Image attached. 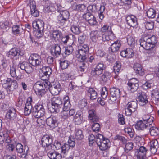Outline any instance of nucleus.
<instances>
[{"label": "nucleus", "instance_id": "b1692460", "mask_svg": "<svg viewBox=\"0 0 159 159\" xmlns=\"http://www.w3.org/2000/svg\"><path fill=\"white\" fill-rule=\"evenodd\" d=\"M89 118L93 122H97L98 117L97 116L96 111L94 109H89L88 111Z\"/></svg>", "mask_w": 159, "mask_h": 159}, {"label": "nucleus", "instance_id": "5fc2aeb1", "mask_svg": "<svg viewBox=\"0 0 159 159\" xmlns=\"http://www.w3.org/2000/svg\"><path fill=\"white\" fill-rule=\"evenodd\" d=\"M121 67V64L120 61H117L115 65L114 66V70L115 73H118L120 70Z\"/></svg>", "mask_w": 159, "mask_h": 159}, {"label": "nucleus", "instance_id": "680f3d73", "mask_svg": "<svg viewBox=\"0 0 159 159\" xmlns=\"http://www.w3.org/2000/svg\"><path fill=\"white\" fill-rule=\"evenodd\" d=\"M145 27L146 29L148 30L153 29L154 27V23L152 21L147 22L146 23Z\"/></svg>", "mask_w": 159, "mask_h": 159}, {"label": "nucleus", "instance_id": "e2e57ef3", "mask_svg": "<svg viewBox=\"0 0 159 159\" xmlns=\"http://www.w3.org/2000/svg\"><path fill=\"white\" fill-rule=\"evenodd\" d=\"M101 94L102 97V98H106L108 94L107 88L104 87L102 88V91L101 92Z\"/></svg>", "mask_w": 159, "mask_h": 159}, {"label": "nucleus", "instance_id": "aec40b11", "mask_svg": "<svg viewBox=\"0 0 159 159\" xmlns=\"http://www.w3.org/2000/svg\"><path fill=\"white\" fill-rule=\"evenodd\" d=\"M42 74L41 77H43L46 80L48 79L50 75L52 73V71L51 69L48 66L41 67Z\"/></svg>", "mask_w": 159, "mask_h": 159}, {"label": "nucleus", "instance_id": "79ce46f5", "mask_svg": "<svg viewBox=\"0 0 159 159\" xmlns=\"http://www.w3.org/2000/svg\"><path fill=\"white\" fill-rule=\"evenodd\" d=\"M147 16L149 18H153L156 16V11L152 8H150L146 12Z\"/></svg>", "mask_w": 159, "mask_h": 159}, {"label": "nucleus", "instance_id": "a19ab883", "mask_svg": "<svg viewBox=\"0 0 159 159\" xmlns=\"http://www.w3.org/2000/svg\"><path fill=\"white\" fill-rule=\"evenodd\" d=\"M110 77V73L107 72H105L101 76L100 79L104 82H106L109 80Z\"/></svg>", "mask_w": 159, "mask_h": 159}, {"label": "nucleus", "instance_id": "58836bf2", "mask_svg": "<svg viewBox=\"0 0 159 159\" xmlns=\"http://www.w3.org/2000/svg\"><path fill=\"white\" fill-rule=\"evenodd\" d=\"M147 130H149V132H150V134L151 136H156L157 135L159 130L156 127L152 126L150 127L149 125V128Z\"/></svg>", "mask_w": 159, "mask_h": 159}, {"label": "nucleus", "instance_id": "bb28decb", "mask_svg": "<svg viewBox=\"0 0 159 159\" xmlns=\"http://www.w3.org/2000/svg\"><path fill=\"white\" fill-rule=\"evenodd\" d=\"M100 34V32L97 30L93 31L91 32L90 34V38L93 42H96L97 40L101 38Z\"/></svg>", "mask_w": 159, "mask_h": 159}, {"label": "nucleus", "instance_id": "20e7f679", "mask_svg": "<svg viewBox=\"0 0 159 159\" xmlns=\"http://www.w3.org/2000/svg\"><path fill=\"white\" fill-rule=\"evenodd\" d=\"M33 27L37 29L35 35L37 37H42L43 34V30L44 29V23L42 20H38L37 21L33 22L32 24Z\"/></svg>", "mask_w": 159, "mask_h": 159}, {"label": "nucleus", "instance_id": "72a5a7b5", "mask_svg": "<svg viewBox=\"0 0 159 159\" xmlns=\"http://www.w3.org/2000/svg\"><path fill=\"white\" fill-rule=\"evenodd\" d=\"M151 94L152 100L156 103H157L159 101V92L157 90H154L152 91Z\"/></svg>", "mask_w": 159, "mask_h": 159}, {"label": "nucleus", "instance_id": "f704fd0d", "mask_svg": "<svg viewBox=\"0 0 159 159\" xmlns=\"http://www.w3.org/2000/svg\"><path fill=\"white\" fill-rule=\"evenodd\" d=\"M127 40L128 44L131 47H134L136 43L134 37L131 35H128L127 36Z\"/></svg>", "mask_w": 159, "mask_h": 159}, {"label": "nucleus", "instance_id": "3c124183", "mask_svg": "<svg viewBox=\"0 0 159 159\" xmlns=\"http://www.w3.org/2000/svg\"><path fill=\"white\" fill-rule=\"evenodd\" d=\"M68 145L69 147H74L75 146V139L71 135L69 137V139L68 141Z\"/></svg>", "mask_w": 159, "mask_h": 159}, {"label": "nucleus", "instance_id": "c85d7f7f", "mask_svg": "<svg viewBox=\"0 0 159 159\" xmlns=\"http://www.w3.org/2000/svg\"><path fill=\"white\" fill-rule=\"evenodd\" d=\"M121 46L120 41L117 40L115 41L111 45V49L113 52H116L118 51Z\"/></svg>", "mask_w": 159, "mask_h": 159}, {"label": "nucleus", "instance_id": "4468645a", "mask_svg": "<svg viewBox=\"0 0 159 159\" xmlns=\"http://www.w3.org/2000/svg\"><path fill=\"white\" fill-rule=\"evenodd\" d=\"M147 151V149L145 147L143 146L140 147L135 151L137 159H144L146 157Z\"/></svg>", "mask_w": 159, "mask_h": 159}, {"label": "nucleus", "instance_id": "39448f33", "mask_svg": "<svg viewBox=\"0 0 159 159\" xmlns=\"http://www.w3.org/2000/svg\"><path fill=\"white\" fill-rule=\"evenodd\" d=\"M69 13L68 11L62 10L57 17V23L61 25H64L66 22L69 19Z\"/></svg>", "mask_w": 159, "mask_h": 159}, {"label": "nucleus", "instance_id": "c03bdc74", "mask_svg": "<svg viewBox=\"0 0 159 159\" xmlns=\"http://www.w3.org/2000/svg\"><path fill=\"white\" fill-rule=\"evenodd\" d=\"M84 138L82 131L81 129H76L75 130V138L77 140H81Z\"/></svg>", "mask_w": 159, "mask_h": 159}, {"label": "nucleus", "instance_id": "0e129e2a", "mask_svg": "<svg viewBox=\"0 0 159 159\" xmlns=\"http://www.w3.org/2000/svg\"><path fill=\"white\" fill-rule=\"evenodd\" d=\"M100 126V125L98 123H94L92 125V129L94 132H98L99 131Z\"/></svg>", "mask_w": 159, "mask_h": 159}, {"label": "nucleus", "instance_id": "f03ea898", "mask_svg": "<svg viewBox=\"0 0 159 159\" xmlns=\"http://www.w3.org/2000/svg\"><path fill=\"white\" fill-rule=\"evenodd\" d=\"M96 142L102 151L106 150L109 148V140L104 138L101 134H98L96 135Z\"/></svg>", "mask_w": 159, "mask_h": 159}, {"label": "nucleus", "instance_id": "c756f323", "mask_svg": "<svg viewBox=\"0 0 159 159\" xmlns=\"http://www.w3.org/2000/svg\"><path fill=\"white\" fill-rule=\"evenodd\" d=\"M64 106L63 110H69L70 107L71 105L70 103L69 97L66 96L64 98Z\"/></svg>", "mask_w": 159, "mask_h": 159}, {"label": "nucleus", "instance_id": "49530a36", "mask_svg": "<svg viewBox=\"0 0 159 159\" xmlns=\"http://www.w3.org/2000/svg\"><path fill=\"white\" fill-rule=\"evenodd\" d=\"M71 30L73 33L76 35L79 34L81 32L79 26L74 25L71 26Z\"/></svg>", "mask_w": 159, "mask_h": 159}, {"label": "nucleus", "instance_id": "4c0bfd02", "mask_svg": "<svg viewBox=\"0 0 159 159\" xmlns=\"http://www.w3.org/2000/svg\"><path fill=\"white\" fill-rule=\"evenodd\" d=\"M51 102V104L48 105V109L51 113H57L58 109L60 108Z\"/></svg>", "mask_w": 159, "mask_h": 159}, {"label": "nucleus", "instance_id": "8fccbe9b", "mask_svg": "<svg viewBox=\"0 0 159 159\" xmlns=\"http://www.w3.org/2000/svg\"><path fill=\"white\" fill-rule=\"evenodd\" d=\"M17 87V81L16 80H13L11 82L10 85L8 89L10 91H12Z\"/></svg>", "mask_w": 159, "mask_h": 159}, {"label": "nucleus", "instance_id": "6e6d98bb", "mask_svg": "<svg viewBox=\"0 0 159 159\" xmlns=\"http://www.w3.org/2000/svg\"><path fill=\"white\" fill-rule=\"evenodd\" d=\"M153 118L152 117H151L149 115H145L143 116V119L144 122L148 123H150L151 122L152 123L153 120Z\"/></svg>", "mask_w": 159, "mask_h": 159}, {"label": "nucleus", "instance_id": "423d86ee", "mask_svg": "<svg viewBox=\"0 0 159 159\" xmlns=\"http://www.w3.org/2000/svg\"><path fill=\"white\" fill-rule=\"evenodd\" d=\"M104 68L103 63H98L95 67L93 68L91 71V74L93 76L97 77L103 73Z\"/></svg>", "mask_w": 159, "mask_h": 159}, {"label": "nucleus", "instance_id": "603ef678", "mask_svg": "<svg viewBox=\"0 0 159 159\" xmlns=\"http://www.w3.org/2000/svg\"><path fill=\"white\" fill-rule=\"evenodd\" d=\"M45 113L44 109H43L40 111H38V112L36 113H34L33 114L34 116L36 118H40V117L43 116Z\"/></svg>", "mask_w": 159, "mask_h": 159}, {"label": "nucleus", "instance_id": "9b49d317", "mask_svg": "<svg viewBox=\"0 0 159 159\" xmlns=\"http://www.w3.org/2000/svg\"><path fill=\"white\" fill-rule=\"evenodd\" d=\"M138 81L136 79L133 78L129 80L127 83L128 89L132 92H134L137 90L139 87Z\"/></svg>", "mask_w": 159, "mask_h": 159}, {"label": "nucleus", "instance_id": "473e14b6", "mask_svg": "<svg viewBox=\"0 0 159 159\" xmlns=\"http://www.w3.org/2000/svg\"><path fill=\"white\" fill-rule=\"evenodd\" d=\"M51 102L59 107H61L62 104L61 99L58 97H54L52 98Z\"/></svg>", "mask_w": 159, "mask_h": 159}, {"label": "nucleus", "instance_id": "052dcab7", "mask_svg": "<svg viewBox=\"0 0 159 159\" xmlns=\"http://www.w3.org/2000/svg\"><path fill=\"white\" fill-rule=\"evenodd\" d=\"M16 70L15 66L13 65L12 66H10V73L11 76L13 77H15L16 76Z\"/></svg>", "mask_w": 159, "mask_h": 159}, {"label": "nucleus", "instance_id": "f3484780", "mask_svg": "<svg viewBox=\"0 0 159 159\" xmlns=\"http://www.w3.org/2000/svg\"><path fill=\"white\" fill-rule=\"evenodd\" d=\"M31 14L34 17H38L39 15V12L36 8L35 1H30V2Z\"/></svg>", "mask_w": 159, "mask_h": 159}, {"label": "nucleus", "instance_id": "5701e85b", "mask_svg": "<svg viewBox=\"0 0 159 159\" xmlns=\"http://www.w3.org/2000/svg\"><path fill=\"white\" fill-rule=\"evenodd\" d=\"M83 120V115L81 112L77 111L74 117V122L76 125H80L82 123Z\"/></svg>", "mask_w": 159, "mask_h": 159}, {"label": "nucleus", "instance_id": "7ed1b4c3", "mask_svg": "<svg viewBox=\"0 0 159 159\" xmlns=\"http://www.w3.org/2000/svg\"><path fill=\"white\" fill-rule=\"evenodd\" d=\"M40 56L37 54H34L30 56L29 61L30 64L34 66H38L40 69L43 66V62Z\"/></svg>", "mask_w": 159, "mask_h": 159}, {"label": "nucleus", "instance_id": "4be33fe9", "mask_svg": "<svg viewBox=\"0 0 159 159\" xmlns=\"http://www.w3.org/2000/svg\"><path fill=\"white\" fill-rule=\"evenodd\" d=\"M49 90L52 95H57L61 90V85L59 83L54 85L49 88Z\"/></svg>", "mask_w": 159, "mask_h": 159}, {"label": "nucleus", "instance_id": "2eb2a0df", "mask_svg": "<svg viewBox=\"0 0 159 159\" xmlns=\"http://www.w3.org/2000/svg\"><path fill=\"white\" fill-rule=\"evenodd\" d=\"M32 99L31 97H29L27 101L24 108V114L25 115H28L31 112L32 113L33 108L31 103Z\"/></svg>", "mask_w": 159, "mask_h": 159}, {"label": "nucleus", "instance_id": "9d476101", "mask_svg": "<svg viewBox=\"0 0 159 159\" xmlns=\"http://www.w3.org/2000/svg\"><path fill=\"white\" fill-rule=\"evenodd\" d=\"M33 88L36 93L38 95L42 96L46 92L45 89L43 88V83L40 82H38L34 84Z\"/></svg>", "mask_w": 159, "mask_h": 159}, {"label": "nucleus", "instance_id": "69168bd1", "mask_svg": "<svg viewBox=\"0 0 159 159\" xmlns=\"http://www.w3.org/2000/svg\"><path fill=\"white\" fill-rule=\"evenodd\" d=\"M25 70L28 74H30L33 71V69L30 65V63H29L27 62V66H25Z\"/></svg>", "mask_w": 159, "mask_h": 159}, {"label": "nucleus", "instance_id": "a18cd8bd", "mask_svg": "<svg viewBox=\"0 0 159 159\" xmlns=\"http://www.w3.org/2000/svg\"><path fill=\"white\" fill-rule=\"evenodd\" d=\"M52 35L54 39L58 40L61 37V33L59 30H54L52 31Z\"/></svg>", "mask_w": 159, "mask_h": 159}, {"label": "nucleus", "instance_id": "a211bd4d", "mask_svg": "<svg viewBox=\"0 0 159 159\" xmlns=\"http://www.w3.org/2000/svg\"><path fill=\"white\" fill-rule=\"evenodd\" d=\"M88 52L79 49L76 53V57L79 59V61L83 62L85 61L87 56L86 54Z\"/></svg>", "mask_w": 159, "mask_h": 159}, {"label": "nucleus", "instance_id": "cd10ccee", "mask_svg": "<svg viewBox=\"0 0 159 159\" xmlns=\"http://www.w3.org/2000/svg\"><path fill=\"white\" fill-rule=\"evenodd\" d=\"M16 149L17 152L20 154H22L20 156L22 158H25L26 154L25 153V149L24 148L23 146L20 143H18L16 146Z\"/></svg>", "mask_w": 159, "mask_h": 159}, {"label": "nucleus", "instance_id": "de8ad7c7", "mask_svg": "<svg viewBox=\"0 0 159 159\" xmlns=\"http://www.w3.org/2000/svg\"><path fill=\"white\" fill-rule=\"evenodd\" d=\"M45 10L48 12H52L55 11L56 9L54 6H53L52 4H49L45 6Z\"/></svg>", "mask_w": 159, "mask_h": 159}, {"label": "nucleus", "instance_id": "6e6552de", "mask_svg": "<svg viewBox=\"0 0 159 159\" xmlns=\"http://www.w3.org/2000/svg\"><path fill=\"white\" fill-rule=\"evenodd\" d=\"M125 114L127 116L131 115L132 113L135 112L137 108V103L136 101H132L129 102L126 106Z\"/></svg>", "mask_w": 159, "mask_h": 159}, {"label": "nucleus", "instance_id": "6ab92c4d", "mask_svg": "<svg viewBox=\"0 0 159 159\" xmlns=\"http://www.w3.org/2000/svg\"><path fill=\"white\" fill-rule=\"evenodd\" d=\"M51 53L52 55L55 57H58L61 54V48L58 44H55L52 48Z\"/></svg>", "mask_w": 159, "mask_h": 159}, {"label": "nucleus", "instance_id": "dca6fc26", "mask_svg": "<svg viewBox=\"0 0 159 159\" xmlns=\"http://www.w3.org/2000/svg\"><path fill=\"white\" fill-rule=\"evenodd\" d=\"M151 124L148 123L144 122V121L142 120L138 121L135 125V128L136 129L139 130H147L149 128V125Z\"/></svg>", "mask_w": 159, "mask_h": 159}, {"label": "nucleus", "instance_id": "4d7b16f0", "mask_svg": "<svg viewBox=\"0 0 159 159\" xmlns=\"http://www.w3.org/2000/svg\"><path fill=\"white\" fill-rule=\"evenodd\" d=\"M61 152L64 154L67 152L70 149V147L68 144L64 143L62 146L61 148Z\"/></svg>", "mask_w": 159, "mask_h": 159}, {"label": "nucleus", "instance_id": "bf43d9fd", "mask_svg": "<svg viewBox=\"0 0 159 159\" xmlns=\"http://www.w3.org/2000/svg\"><path fill=\"white\" fill-rule=\"evenodd\" d=\"M102 32H107L109 31V32L111 35H113V32L109 27L107 25H104L102 27L101 30Z\"/></svg>", "mask_w": 159, "mask_h": 159}, {"label": "nucleus", "instance_id": "864d4df0", "mask_svg": "<svg viewBox=\"0 0 159 159\" xmlns=\"http://www.w3.org/2000/svg\"><path fill=\"white\" fill-rule=\"evenodd\" d=\"M60 66L62 69L67 68L69 65V62L67 60L61 61L60 62Z\"/></svg>", "mask_w": 159, "mask_h": 159}, {"label": "nucleus", "instance_id": "09e8293b", "mask_svg": "<svg viewBox=\"0 0 159 159\" xmlns=\"http://www.w3.org/2000/svg\"><path fill=\"white\" fill-rule=\"evenodd\" d=\"M43 109H44L43 105L40 104H37L34 106L32 109V114L40 111Z\"/></svg>", "mask_w": 159, "mask_h": 159}, {"label": "nucleus", "instance_id": "f257e3e1", "mask_svg": "<svg viewBox=\"0 0 159 159\" xmlns=\"http://www.w3.org/2000/svg\"><path fill=\"white\" fill-rule=\"evenodd\" d=\"M157 41L155 36L153 35L147 39H141L140 40V45L144 49L148 50L147 53L150 56H154L155 54V51L153 49L155 44Z\"/></svg>", "mask_w": 159, "mask_h": 159}, {"label": "nucleus", "instance_id": "f8f14e48", "mask_svg": "<svg viewBox=\"0 0 159 159\" xmlns=\"http://www.w3.org/2000/svg\"><path fill=\"white\" fill-rule=\"evenodd\" d=\"M57 119L55 116L51 115L47 119L46 122L47 125L52 129H54L57 125Z\"/></svg>", "mask_w": 159, "mask_h": 159}, {"label": "nucleus", "instance_id": "e433bc0d", "mask_svg": "<svg viewBox=\"0 0 159 159\" xmlns=\"http://www.w3.org/2000/svg\"><path fill=\"white\" fill-rule=\"evenodd\" d=\"M74 38L73 35L70 34L68 35H65L61 39V41L64 43H66L67 42L70 41V40L72 41L73 44L74 43L73 40L72 39Z\"/></svg>", "mask_w": 159, "mask_h": 159}, {"label": "nucleus", "instance_id": "338daca9", "mask_svg": "<svg viewBox=\"0 0 159 159\" xmlns=\"http://www.w3.org/2000/svg\"><path fill=\"white\" fill-rule=\"evenodd\" d=\"M73 51V48L72 46H69L65 49L64 52L65 54L69 55L72 53Z\"/></svg>", "mask_w": 159, "mask_h": 159}, {"label": "nucleus", "instance_id": "ddd939ff", "mask_svg": "<svg viewBox=\"0 0 159 159\" xmlns=\"http://www.w3.org/2000/svg\"><path fill=\"white\" fill-rule=\"evenodd\" d=\"M127 24L131 27H136L138 25L137 20L136 17L133 15H128L126 18Z\"/></svg>", "mask_w": 159, "mask_h": 159}, {"label": "nucleus", "instance_id": "774afa93", "mask_svg": "<svg viewBox=\"0 0 159 159\" xmlns=\"http://www.w3.org/2000/svg\"><path fill=\"white\" fill-rule=\"evenodd\" d=\"M114 139L115 140H120L123 143H125L127 141L126 139L124 137L118 135H116Z\"/></svg>", "mask_w": 159, "mask_h": 159}, {"label": "nucleus", "instance_id": "ea45409f", "mask_svg": "<svg viewBox=\"0 0 159 159\" xmlns=\"http://www.w3.org/2000/svg\"><path fill=\"white\" fill-rule=\"evenodd\" d=\"M110 95L119 97L120 96V89L115 87H113L110 89Z\"/></svg>", "mask_w": 159, "mask_h": 159}, {"label": "nucleus", "instance_id": "7c9ffc66", "mask_svg": "<svg viewBox=\"0 0 159 159\" xmlns=\"http://www.w3.org/2000/svg\"><path fill=\"white\" fill-rule=\"evenodd\" d=\"M12 31L14 34L17 35L23 32V29L21 25H14L12 28Z\"/></svg>", "mask_w": 159, "mask_h": 159}, {"label": "nucleus", "instance_id": "13d9d810", "mask_svg": "<svg viewBox=\"0 0 159 159\" xmlns=\"http://www.w3.org/2000/svg\"><path fill=\"white\" fill-rule=\"evenodd\" d=\"M126 52L127 58H131L134 56V51L132 49L128 48L126 49Z\"/></svg>", "mask_w": 159, "mask_h": 159}, {"label": "nucleus", "instance_id": "412c9836", "mask_svg": "<svg viewBox=\"0 0 159 159\" xmlns=\"http://www.w3.org/2000/svg\"><path fill=\"white\" fill-rule=\"evenodd\" d=\"M133 67L136 74L141 76H143L144 75V70L140 64L138 63L134 64Z\"/></svg>", "mask_w": 159, "mask_h": 159}, {"label": "nucleus", "instance_id": "a878e982", "mask_svg": "<svg viewBox=\"0 0 159 159\" xmlns=\"http://www.w3.org/2000/svg\"><path fill=\"white\" fill-rule=\"evenodd\" d=\"M6 116L7 119L11 120H16L17 115L15 110L14 109L12 110H9L7 113Z\"/></svg>", "mask_w": 159, "mask_h": 159}, {"label": "nucleus", "instance_id": "c9c22d12", "mask_svg": "<svg viewBox=\"0 0 159 159\" xmlns=\"http://www.w3.org/2000/svg\"><path fill=\"white\" fill-rule=\"evenodd\" d=\"M88 93L90 95V98L92 100L96 99L97 98V93L95 90L93 88H88L87 89Z\"/></svg>", "mask_w": 159, "mask_h": 159}, {"label": "nucleus", "instance_id": "1a4fd4ad", "mask_svg": "<svg viewBox=\"0 0 159 159\" xmlns=\"http://www.w3.org/2000/svg\"><path fill=\"white\" fill-rule=\"evenodd\" d=\"M146 93L143 91H139L137 94V101L141 106H143L148 102Z\"/></svg>", "mask_w": 159, "mask_h": 159}, {"label": "nucleus", "instance_id": "0eeeda50", "mask_svg": "<svg viewBox=\"0 0 159 159\" xmlns=\"http://www.w3.org/2000/svg\"><path fill=\"white\" fill-rule=\"evenodd\" d=\"M52 139L48 135L43 136L41 139V143L42 146L45 148V150L47 151L51 149Z\"/></svg>", "mask_w": 159, "mask_h": 159}, {"label": "nucleus", "instance_id": "393cba45", "mask_svg": "<svg viewBox=\"0 0 159 159\" xmlns=\"http://www.w3.org/2000/svg\"><path fill=\"white\" fill-rule=\"evenodd\" d=\"M20 50L19 49L14 48L11 49L8 52L7 56L10 58H12L14 57L19 56L20 55Z\"/></svg>", "mask_w": 159, "mask_h": 159}, {"label": "nucleus", "instance_id": "37998d69", "mask_svg": "<svg viewBox=\"0 0 159 159\" xmlns=\"http://www.w3.org/2000/svg\"><path fill=\"white\" fill-rule=\"evenodd\" d=\"M61 79L65 81H67L73 79V77L71 75L66 73H63L61 75Z\"/></svg>", "mask_w": 159, "mask_h": 159}, {"label": "nucleus", "instance_id": "2f4dec72", "mask_svg": "<svg viewBox=\"0 0 159 159\" xmlns=\"http://www.w3.org/2000/svg\"><path fill=\"white\" fill-rule=\"evenodd\" d=\"M158 147V142L157 140H154L151 142L150 149L152 153H155Z\"/></svg>", "mask_w": 159, "mask_h": 159}]
</instances>
